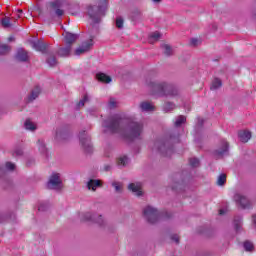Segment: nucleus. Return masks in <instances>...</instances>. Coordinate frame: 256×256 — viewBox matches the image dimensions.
Masks as SVG:
<instances>
[{
  "label": "nucleus",
  "mask_w": 256,
  "mask_h": 256,
  "mask_svg": "<svg viewBox=\"0 0 256 256\" xmlns=\"http://www.w3.org/2000/svg\"><path fill=\"white\" fill-rule=\"evenodd\" d=\"M103 128L106 133H121L124 137L137 139L143 133V124L133 122V119L124 114H116L103 122Z\"/></svg>",
  "instance_id": "obj_1"
},
{
  "label": "nucleus",
  "mask_w": 256,
  "mask_h": 256,
  "mask_svg": "<svg viewBox=\"0 0 256 256\" xmlns=\"http://www.w3.org/2000/svg\"><path fill=\"white\" fill-rule=\"evenodd\" d=\"M97 5L88 7V15L93 24L101 23V18L105 15V9H107V0H97Z\"/></svg>",
  "instance_id": "obj_2"
},
{
  "label": "nucleus",
  "mask_w": 256,
  "mask_h": 256,
  "mask_svg": "<svg viewBox=\"0 0 256 256\" xmlns=\"http://www.w3.org/2000/svg\"><path fill=\"white\" fill-rule=\"evenodd\" d=\"M149 89L154 93V95H158L159 97H169L173 95V88L163 82H149Z\"/></svg>",
  "instance_id": "obj_3"
},
{
  "label": "nucleus",
  "mask_w": 256,
  "mask_h": 256,
  "mask_svg": "<svg viewBox=\"0 0 256 256\" xmlns=\"http://www.w3.org/2000/svg\"><path fill=\"white\" fill-rule=\"evenodd\" d=\"M143 216L148 223H157V221H159V210L148 205L143 209Z\"/></svg>",
  "instance_id": "obj_4"
},
{
  "label": "nucleus",
  "mask_w": 256,
  "mask_h": 256,
  "mask_svg": "<svg viewBox=\"0 0 256 256\" xmlns=\"http://www.w3.org/2000/svg\"><path fill=\"white\" fill-rule=\"evenodd\" d=\"M63 187V180H61V173L53 172L48 181L49 189H61Z\"/></svg>",
  "instance_id": "obj_5"
},
{
  "label": "nucleus",
  "mask_w": 256,
  "mask_h": 256,
  "mask_svg": "<svg viewBox=\"0 0 256 256\" xmlns=\"http://www.w3.org/2000/svg\"><path fill=\"white\" fill-rule=\"evenodd\" d=\"M233 201H235L236 205L238 207H241L242 209H249L251 207V201H249V198L242 194L241 192H237L234 197Z\"/></svg>",
  "instance_id": "obj_6"
},
{
  "label": "nucleus",
  "mask_w": 256,
  "mask_h": 256,
  "mask_svg": "<svg viewBox=\"0 0 256 256\" xmlns=\"http://www.w3.org/2000/svg\"><path fill=\"white\" fill-rule=\"evenodd\" d=\"M79 139L84 151H86V153H91V151H93V144H91V137H89L87 133L81 132L79 135Z\"/></svg>",
  "instance_id": "obj_7"
},
{
  "label": "nucleus",
  "mask_w": 256,
  "mask_h": 256,
  "mask_svg": "<svg viewBox=\"0 0 256 256\" xmlns=\"http://www.w3.org/2000/svg\"><path fill=\"white\" fill-rule=\"evenodd\" d=\"M63 5H65L64 0H56V1L50 3V7H51L52 11L55 12V15H57V17H63V15L65 13V11L63 9H61L63 7Z\"/></svg>",
  "instance_id": "obj_8"
},
{
  "label": "nucleus",
  "mask_w": 256,
  "mask_h": 256,
  "mask_svg": "<svg viewBox=\"0 0 256 256\" xmlns=\"http://www.w3.org/2000/svg\"><path fill=\"white\" fill-rule=\"evenodd\" d=\"M94 216H95V213H92L89 211L77 213V217H78L79 221H81L82 223H92Z\"/></svg>",
  "instance_id": "obj_9"
},
{
  "label": "nucleus",
  "mask_w": 256,
  "mask_h": 256,
  "mask_svg": "<svg viewBox=\"0 0 256 256\" xmlns=\"http://www.w3.org/2000/svg\"><path fill=\"white\" fill-rule=\"evenodd\" d=\"M93 39H95L94 36H92L88 42H84L80 47H78L75 50V55H83V53H87V51H89L93 45Z\"/></svg>",
  "instance_id": "obj_10"
},
{
  "label": "nucleus",
  "mask_w": 256,
  "mask_h": 256,
  "mask_svg": "<svg viewBox=\"0 0 256 256\" xmlns=\"http://www.w3.org/2000/svg\"><path fill=\"white\" fill-rule=\"evenodd\" d=\"M129 191H132L136 197H141L143 195V188L141 182H135L128 185Z\"/></svg>",
  "instance_id": "obj_11"
},
{
  "label": "nucleus",
  "mask_w": 256,
  "mask_h": 256,
  "mask_svg": "<svg viewBox=\"0 0 256 256\" xmlns=\"http://www.w3.org/2000/svg\"><path fill=\"white\" fill-rule=\"evenodd\" d=\"M229 153V144L227 141L223 140L219 146V148L215 151L216 157H223Z\"/></svg>",
  "instance_id": "obj_12"
},
{
  "label": "nucleus",
  "mask_w": 256,
  "mask_h": 256,
  "mask_svg": "<svg viewBox=\"0 0 256 256\" xmlns=\"http://www.w3.org/2000/svg\"><path fill=\"white\" fill-rule=\"evenodd\" d=\"M16 59L17 61L25 63L26 61H29V54L24 49H19L16 53Z\"/></svg>",
  "instance_id": "obj_13"
},
{
  "label": "nucleus",
  "mask_w": 256,
  "mask_h": 256,
  "mask_svg": "<svg viewBox=\"0 0 256 256\" xmlns=\"http://www.w3.org/2000/svg\"><path fill=\"white\" fill-rule=\"evenodd\" d=\"M139 109L143 113H150V111H155V106L149 102H141L139 104Z\"/></svg>",
  "instance_id": "obj_14"
},
{
  "label": "nucleus",
  "mask_w": 256,
  "mask_h": 256,
  "mask_svg": "<svg viewBox=\"0 0 256 256\" xmlns=\"http://www.w3.org/2000/svg\"><path fill=\"white\" fill-rule=\"evenodd\" d=\"M24 128L26 131H30L31 133H34V131H37V123L33 122L31 119H27L24 122Z\"/></svg>",
  "instance_id": "obj_15"
},
{
  "label": "nucleus",
  "mask_w": 256,
  "mask_h": 256,
  "mask_svg": "<svg viewBox=\"0 0 256 256\" xmlns=\"http://www.w3.org/2000/svg\"><path fill=\"white\" fill-rule=\"evenodd\" d=\"M41 94V87L36 86L30 93V95L27 97L28 103H31V101H35L37 97Z\"/></svg>",
  "instance_id": "obj_16"
},
{
  "label": "nucleus",
  "mask_w": 256,
  "mask_h": 256,
  "mask_svg": "<svg viewBox=\"0 0 256 256\" xmlns=\"http://www.w3.org/2000/svg\"><path fill=\"white\" fill-rule=\"evenodd\" d=\"M78 37L79 36L77 34L66 32L64 34V39H65L66 45H71V44L75 43V41H77Z\"/></svg>",
  "instance_id": "obj_17"
},
{
  "label": "nucleus",
  "mask_w": 256,
  "mask_h": 256,
  "mask_svg": "<svg viewBox=\"0 0 256 256\" xmlns=\"http://www.w3.org/2000/svg\"><path fill=\"white\" fill-rule=\"evenodd\" d=\"M238 137L242 143H247L251 139V133L247 130H242L239 132Z\"/></svg>",
  "instance_id": "obj_18"
},
{
  "label": "nucleus",
  "mask_w": 256,
  "mask_h": 256,
  "mask_svg": "<svg viewBox=\"0 0 256 256\" xmlns=\"http://www.w3.org/2000/svg\"><path fill=\"white\" fill-rule=\"evenodd\" d=\"M87 187L89 189V191H97L98 187H101V180H89L87 182Z\"/></svg>",
  "instance_id": "obj_19"
},
{
  "label": "nucleus",
  "mask_w": 256,
  "mask_h": 256,
  "mask_svg": "<svg viewBox=\"0 0 256 256\" xmlns=\"http://www.w3.org/2000/svg\"><path fill=\"white\" fill-rule=\"evenodd\" d=\"M96 79L101 83H111V78L105 73H98Z\"/></svg>",
  "instance_id": "obj_20"
},
{
  "label": "nucleus",
  "mask_w": 256,
  "mask_h": 256,
  "mask_svg": "<svg viewBox=\"0 0 256 256\" xmlns=\"http://www.w3.org/2000/svg\"><path fill=\"white\" fill-rule=\"evenodd\" d=\"M117 165L120 167H126V165H129V157L126 155L119 156L117 159Z\"/></svg>",
  "instance_id": "obj_21"
},
{
  "label": "nucleus",
  "mask_w": 256,
  "mask_h": 256,
  "mask_svg": "<svg viewBox=\"0 0 256 256\" xmlns=\"http://www.w3.org/2000/svg\"><path fill=\"white\" fill-rule=\"evenodd\" d=\"M225 183H227V175L220 174L217 178L216 185H218V187H223Z\"/></svg>",
  "instance_id": "obj_22"
},
{
  "label": "nucleus",
  "mask_w": 256,
  "mask_h": 256,
  "mask_svg": "<svg viewBox=\"0 0 256 256\" xmlns=\"http://www.w3.org/2000/svg\"><path fill=\"white\" fill-rule=\"evenodd\" d=\"M1 23L4 29H10V27H13V23H11L10 17H5L4 19L1 20Z\"/></svg>",
  "instance_id": "obj_23"
},
{
  "label": "nucleus",
  "mask_w": 256,
  "mask_h": 256,
  "mask_svg": "<svg viewBox=\"0 0 256 256\" xmlns=\"http://www.w3.org/2000/svg\"><path fill=\"white\" fill-rule=\"evenodd\" d=\"M31 45L35 49V51H45V44L39 41L32 42Z\"/></svg>",
  "instance_id": "obj_24"
},
{
  "label": "nucleus",
  "mask_w": 256,
  "mask_h": 256,
  "mask_svg": "<svg viewBox=\"0 0 256 256\" xmlns=\"http://www.w3.org/2000/svg\"><path fill=\"white\" fill-rule=\"evenodd\" d=\"M69 53H71V46H66L64 48H61L58 51V54L60 55V57H67V55H69Z\"/></svg>",
  "instance_id": "obj_25"
},
{
  "label": "nucleus",
  "mask_w": 256,
  "mask_h": 256,
  "mask_svg": "<svg viewBox=\"0 0 256 256\" xmlns=\"http://www.w3.org/2000/svg\"><path fill=\"white\" fill-rule=\"evenodd\" d=\"M104 222L105 220L103 219V216L99 214H94L92 218V223H97V225H103Z\"/></svg>",
  "instance_id": "obj_26"
},
{
  "label": "nucleus",
  "mask_w": 256,
  "mask_h": 256,
  "mask_svg": "<svg viewBox=\"0 0 256 256\" xmlns=\"http://www.w3.org/2000/svg\"><path fill=\"white\" fill-rule=\"evenodd\" d=\"M221 85H223V83L221 82V80L219 78H215L212 82L211 85V90L212 91H216V89H219L221 87Z\"/></svg>",
  "instance_id": "obj_27"
},
{
  "label": "nucleus",
  "mask_w": 256,
  "mask_h": 256,
  "mask_svg": "<svg viewBox=\"0 0 256 256\" xmlns=\"http://www.w3.org/2000/svg\"><path fill=\"white\" fill-rule=\"evenodd\" d=\"M37 147H38L40 153H47V147L45 146L44 140H38Z\"/></svg>",
  "instance_id": "obj_28"
},
{
  "label": "nucleus",
  "mask_w": 256,
  "mask_h": 256,
  "mask_svg": "<svg viewBox=\"0 0 256 256\" xmlns=\"http://www.w3.org/2000/svg\"><path fill=\"white\" fill-rule=\"evenodd\" d=\"M163 53L167 56L173 55V48L169 44L162 45Z\"/></svg>",
  "instance_id": "obj_29"
},
{
  "label": "nucleus",
  "mask_w": 256,
  "mask_h": 256,
  "mask_svg": "<svg viewBox=\"0 0 256 256\" xmlns=\"http://www.w3.org/2000/svg\"><path fill=\"white\" fill-rule=\"evenodd\" d=\"M161 39V34L159 32H154L149 37V43H155V41H159Z\"/></svg>",
  "instance_id": "obj_30"
},
{
  "label": "nucleus",
  "mask_w": 256,
  "mask_h": 256,
  "mask_svg": "<svg viewBox=\"0 0 256 256\" xmlns=\"http://www.w3.org/2000/svg\"><path fill=\"white\" fill-rule=\"evenodd\" d=\"M185 121H187L185 116H178L174 122V125L175 127H181Z\"/></svg>",
  "instance_id": "obj_31"
},
{
  "label": "nucleus",
  "mask_w": 256,
  "mask_h": 256,
  "mask_svg": "<svg viewBox=\"0 0 256 256\" xmlns=\"http://www.w3.org/2000/svg\"><path fill=\"white\" fill-rule=\"evenodd\" d=\"M10 48L7 44H0V55H5V53H9Z\"/></svg>",
  "instance_id": "obj_32"
},
{
  "label": "nucleus",
  "mask_w": 256,
  "mask_h": 256,
  "mask_svg": "<svg viewBox=\"0 0 256 256\" xmlns=\"http://www.w3.org/2000/svg\"><path fill=\"white\" fill-rule=\"evenodd\" d=\"M112 187H114L116 193H121V190L123 189V185L119 182H113Z\"/></svg>",
  "instance_id": "obj_33"
},
{
  "label": "nucleus",
  "mask_w": 256,
  "mask_h": 256,
  "mask_svg": "<svg viewBox=\"0 0 256 256\" xmlns=\"http://www.w3.org/2000/svg\"><path fill=\"white\" fill-rule=\"evenodd\" d=\"M173 109H175V104L171 102L164 104V111H173Z\"/></svg>",
  "instance_id": "obj_34"
},
{
  "label": "nucleus",
  "mask_w": 256,
  "mask_h": 256,
  "mask_svg": "<svg viewBox=\"0 0 256 256\" xmlns=\"http://www.w3.org/2000/svg\"><path fill=\"white\" fill-rule=\"evenodd\" d=\"M5 169L6 171H15V164L12 162H6Z\"/></svg>",
  "instance_id": "obj_35"
},
{
  "label": "nucleus",
  "mask_w": 256,
  "mask_h": 256,
  "mask_svg": "<svg viewBox=\"0 0 256 256\" xmlns=\"http://www.w3.org/2000/svg\"><path fill=\"white\" fill-rule=\"evenodd\" d=\"M108 107L109 109H115V107H117V100L114 98L110 99L108 102Z\"/></svg>",
  "instance_id": "obj_36"
},
{
  "label": "nucleus",
  "mask_w": 256,
  "mask_h": 256,
  "mask_svg": "<svg viewBox=\"0 0 256 256\" xmlns=\"http://www.w3.org/2000/svg\"><path fill=\"white\" fill-rule=\"evenodd\" d=\"M47 62H48V65H50V67H55V65H57V60L53 56L48 58Z\"/></svg>",
  "instance_id": "obj_37"
},
{
  "label": "nucleus",
  "mask_w": 256,
  "mask_h": 256,
  "mask_svg": "<svg viewBox=\"0 0 256 256\" xmlns=\"http://www.w3.org/2000/svg\"><path fill=\"white\" fill-rule=\"evenodd\" d=\"M123 18H121V17H118L117 19H116V27L118 28V29H123Z\"/></svg>",
  "instance_id": "obj_38"
},
{
  "label": "nucleus",
  "mask_w": 256,
  "mask_h": 256,
  "mask_svg": "<svg viewBox=\"0 0 256 256\" xmlns=\"http://www.w3.org/2000/svg\"><path fill=\"white\" fill-rule=\"evenodd\" d=\"M87 101H89V96L85 95L84 98L79 101L78 107H84L85 103H87Z\"/></svg>",
  "instance_id": "obj_39"
},
{
  "label": "nucleus",
  "mask_w": 256,
  "mask_h": 256,
  "mask_svg": "<svg viewBox=\"0 0 256 256\" xmlns=\"http://www.w3.org/2000/svg\"><path fill=\"white\" fill-rule=\"evenodd\" d=\"M190 165L191 167H199V159L197 158L190 159Z\"/></svg>",
  "instance_id": "obj_40"
},
{
  "label": "nucleus",
  "mask_w": 256,
  "mask_h": 256,
  "mask_svg": "<svg viewBox=\"0 0 256 256\" xmlns=\"http://www.w3.org/2000/svg\"><path fill=\"white\" fill-rule=\"evenodd\" d=\"M244 249H245V251H251L253 249V243L244 242Z\"/></svg>",
  "instance_id": "obj_41"
},
{
  "label": "nucleus",
  "mask_w": 256,
  "mask_h": 256,
  "mask_svg": "<svg viewBox=\"0 0 256 256\" xmlns=\"http://www.w3.org/2000/svg\"><path fill=\"white\" fill-rule=\"evenodd\" d=\"M190 43L191 45H199V43H201V40L198 38H192Z\"/></svg>",
  "instance_id": "obj_42"
},
{
  "label": "nucleus",
  "mask_w": 256,
  "mask_h": 256,
  "mask_svg": "<svg viewBox=\"0 0 256 256\" xmlns=\"http://www.w3.org/2000/svg\"><path fill=\"white\" fill-rule=\"evenodd\" d=\"M171 239H172V241H173L174 243H179V236H177V235H172V236H171Z\"/></svg>",
  "instance_id": "obj_43"
},
{
  "label": "nucleus",
  "mask_w": 256,
  "mask_h": 256,
  "mask_svg": "<svg viewBox=\"0 0 256 256\" xmlns=\"http://www.w3.org/2000/svg\"><path fill=\"white\" fill-rule=\"evenodd\" d=\"M252 222H253L254 227L256 228V214H254L252 216Z\"/></svg>",
  "instance_id": "obj_44"
},
{
  "label": "nucleus",
  "mask_w": 256,
  "mask_h": 256,
  "mask_svg": "<svg viewBox=\"0 0 256 256\" xmlns=\"http://www.w3.org/2000/svg\"><path fill=\"white\" fill-rule=\"evenodd\" d=\"M61 135V128L56 129V137H59Z\"/></svg>",
  "instance_id": "obj_45"
},
{
  "label": "nucleus",
  "mask_w": 256,
  "mask_h": 256,
  "mask_svg": "<svg viewBox=\"0 0 256 256\" xmlns=\"http://www.w3.org/2000/svg\"><path fill=\"white\" fill-rule=\"evenodd\" d=\"M160 151L163 153V151H165V146L160 147Z\"/></svg>",
  "instance_id": "obj_46"
},
{
  "label": "nucleus",
  "mask_w": 256,
  "mask_h": 256,
  "mask_svg": "<svg viewBox=\"0 0 256 256\" xmlns=\"http://www.w3.org/2000/svg\"><path fill=\"white\" fill-rule=\"evenodd\" d=\"M153 3H161V0H152Z\"/></svg>",
  "instance_id": "obj_47"
},
{
  "label": "nucleus",
  "mask_w": 256,
  "mask_h": 256,
  "mask_svg": "<svg viewBox=\"0 0 256 256\" xmlns=\"http://www.w3.org/2000/svg\"><path fill=\"white\" fill-rule=\"evenodd\" d=\"M3 173V168L0 166V175Z\"/></svg>",
  "instance_id": "obj_48"
},
{
  "label": "nucleus",
  "mask_w": 256,
  "mask_h": 256,
  "mask_svg": "<svg viewBox=\"0 0 256 256\" xmlns=\"http://www.w3.org/2000/svg\"><path fill=\"white\" fill-rule=\"evenodd\" d=\"M223 213H225V212H223V210H220V215H223Z\"/></svg>",
  "instance_id": "obj_49"
},
{
  "label": "nucleus",
  "mask_w": 256,
  "mask_h": 256,
  "mask_svg": "<svg viewBox=\"0 0 256 256\" xmlns=\"http://www.w3.org/2000/svg\"><path fill=\"white\" fill-rule=\"evenodd\" d=\"M18 13H20V14L23 13V10H18Z\"/></svg>",
  "instance_id": "obj_50"
},
{
  "label": "nucleus",
  "mask_w": 256,
  "mask_h": 256,
  "mask_svg": "<svg viewBox=\"0 0 256 256\" xmlns=\"http://www.w3.org/2000/svg\"><path fill=\"white\" fill-rule=\"evenodd\" d=\"M21 18V15H18V19Z\"/></svg>",
  "instance_id": "obj_51"
}]
</instances>
